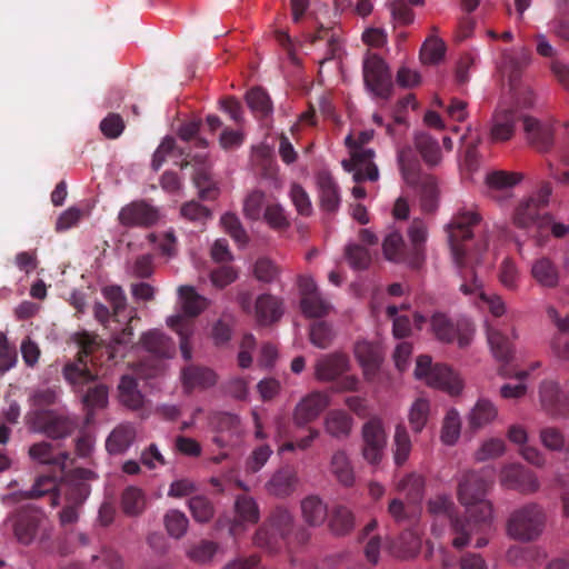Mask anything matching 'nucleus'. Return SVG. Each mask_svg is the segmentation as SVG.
<instances>
[{"mask_svg": "<svg viewBox=\"0 0 569 569\" xmlns=\"http://www.w3.org/2000/svg\"><path fill=\"white\" fill-rule=\"evenodd\" d=\"M178 293L183 315L169 317L167 325L179 336L181 355L186 361H189L192 358V348L189 339L194 331V322L192 319L207 308L208 300L197 293L191 286H180Z\"/></svg>", "mask_w": 569, "mask_h": 569, "instance_id": "423d86ee", "label": "nucleus"}, {"mask_svg": "<svg viewBox=\"0 0 569 569\" xmlns=\"http://www.w3.org/2000/svg\"><path fill=\"white\" fill-rule=\"evenodd\" d=\"M96 478L93 471L84 468H77L67 473L60 485L53 476H40L31 489L19 491L17 496L27 500L49 495L51 506L56 507L59 503V492H63L66 503L81 508L91 492L89 481Z\"/></svg>", "mask_w": 569, "mask_h": 569, "instance_id": "20e7f679", "label": "nucleus"}, {"mask_svg": "<svg viewBox=\"0 0 569 569\" xmlns=\"http://www.w3.org/2000/svg\"><path fill=\"white\" fill-rule=\"evenodd\" d=\"M361 455L362 458L372 466H378L387 447V432L382 420L372 417L361 427Z\"/></svg>", "mask_w": 569, "mask_h": 569, "instance_id": "ddd939ff", "label": "nucleus"}, {"mask_svg": "<svg viewBox=\"0 0 569 569\" xmlns=\"http://www.w3.org/2000/svg\"><path fill=\"white\" fill-rule=\"evenodd\" d=\"M94 341L87 338L80 343L77 360L69 362L63 368L64 379L73 387H82L96 379V376L88 368V357L92 352Z\"/></svg>", "mask_w": 569, "mask_h": 569, "instance_id": "2eb2a0df", "label": "nucleus"}, {"mask_svg": "<svg viewBox=\"0 0 569 569\" xmlns=\"http://www.w3.org/2000/svg\"><path fill=\"white\" fill-rule=\"evenodd\" d=\"M430 412V403L425 398H418L409 411V423L413 432H421L425 428Z\"/></svg>", "mask_w": 569, "mask_h": 569, "instance_id": "864d4df0", "label": "nucleus"}, {"mask_svg": "<svg viewBox=\"0 0 569 569\" xmlns=\"http://www.w3.org/2000/svg\"><path fill=\"white\" fill-rule=\"evenodd\" d=\"M398 545L402 558H412L420 551L421 538L415 530H406L400 535Z\"/></svg>", "mask_w": 569, "mask_h": 569, "instance_id": "13d9d810", "label": "nucleus"}, {"mask_svg": "<svg viewBox=\"0 0 569 569\" xmlns=\"http://www.w3.org/2000/svg\"><path fill=\"white\" fill-rule=\"evenodd\" d=\"M393 459L397 466H402L408 460L411 452L410 436L405 426L398 425L393 436Z\"/></svg>", "mask_w": 569, "mask_h": 569, "instance_id": "de8ad7c7", "label": "nucleus"}, {"mask_svg": "<svg viewBox=\"0 0 569 569\" xmlns=\"http://www.w3.org/2000/svg\"><path fill=\"white\" fill-rule=\"evenodd\" d=\"M431 332L437 340L443 343H452L458 340L459 347L469 345L472 335V325L466 320H452L443 312H435L430 318Z\"/></svg>", "mask_w": 569, "mask_h": 569, "instance_id": "f8f14e48", "label": "nucleus"}, {"mask_svg": "<svg viewBox=\"0 0 569 569\" xmlns=\"http://www.w3.org/2000/svg\"><path fill=\"white\" fill-rule=\"evenodd\" d=\"M266 194L261 190L251 191L243 201V213L250 220H259L262 216Z\"/></svg>", "mask_w": 569, "mask_h": 569, "instance_id": "e2e57ef3", "label": "nucleus"}, {"mask_svg": "<svg viewBox=\"0 0 569 569\" xmlns=\"http://www.w3.org/2000/svg\"><path fill=\"white\" fill-rule=\"evenodd\" d=\"M488 488L489 481L480 471L466 470L458 478L457 497L466 507V513L463 517H450L456 549L465 548L472 535L483 533L490 527L492 506L485 499Z\"/></svg>", "mask_w": 569, "mask_h": 569, "instance_id": "f03ea898", "label": "nucleus"}, {"mask_svg": "<svg viewBox=\"0 0 569 569\" xmlns=\"http://www.w3.org/2000/svg\"><path fill=\"white\" fill-rule=\"evenodd\" d=\"M546 522L543 507L537 502H527L510 513L506 523L507 535L517 541L531 542L542 535Z\"/></svg>", "mask_w": 569, "mask_h": 569, "instance_id": "0eeeda50", "label": "nucleus"}, {"mask_svg": "<svg viewBox=\"0 0 569 569\" xmlns=\"http://www.w3.org/2000/svg\"><path fill=\"white\" fill-rule=\"evenodd\" d=\"M234 510L237 518L230 526V535L237 536L242 531L243 523H257L260 517L259 508L252 497L241 495L238 496L234 502Z\"/></svg>", "mask_w": 569, "mask_h": 569, "instance_id": "393cba45", "label": "nucleus"}, {"mask_svg": "<svg viewBox=\"0 0 569 569\" xmlns=\"http://www.w3.org/2000/svg\"><path fill=\"white\" fill-rule=\"evenodd\" d=\"M297 481L296 471L290 467H284L271 476L270 480L266 483V490L269 495L284 498L295 491Z\"/></svg>", "mask_w": 569, "mask_h": 569, "instance_id": "cd10ccee", "label": "nucleus"}, {"mask_svg": "<svg viewBox=\"0 0 569 569\" xmlns=\"http://www.w3.org/2000/svg\"><path fill=\"white\" fill-rule=\"evenodd\" d=\"M107 402L108 389L104 385H96L88 388L83 396V403L90 410L103 408Z\"/></svg>", "mask_w": 569, "mask_h": 569, "instance_id": "774afa93", "label": "nucleus"}, {"mask_svg": "<svg viewBox=\"0 0 569 569\" xmlns=\"http://www.w3.org/2000/svg\"><path fill=\"white\" fill-rule=\"evenodd\" d=\"M522 179L520 173L507 171H493L487 176V183L490 188L505 189L511 188Z\"/></svg>", "mask_w": 569, "mask_h": 569, "instance_id": "69168bd1", "label": "nucleus"}, {"mask_svg": "<svg viewBox=\"0 0 569 569\" xmlns=\"http://www.w3.org/2000/svg\"><path fill=\"white\" fill-rule=\"evenodd\" d=\"M415 375L418 379L450 395H458L462 389V380L450 367L441 363L432 365L431 357L421 355L417 359Z\"/></svg>", "mask_w": 569, "mask_h": 569, "instance_id": "9d476101", "label": "nucleus"}, {"mask_svg": "<svg viewBox=\"0 0 569 569\" xmlns=\"http://www.w3.org/2000/svg\"><path fill=\"white\" fill-rule=\"evenodd\" d=\"M246 102L257 119L272 114L273 106L270 96L261 87H253L246 93Z\"/></svg>", "mask_w": 569, "mask_h": 569, "instance_id": "c9c22d12", "label": "nucleus"}, {"mask_svg": "<svg viewBox=\"0 0 569 569\" xmlns=\"http://www.w3.org/2000/svg\"><path fill=\"white\" fill-rule=\"evenodd\" d=\"M329 526L335 535L343 536L349 533L355 526L352 512L347 507H336L329 518Z\"/></svg>", "mask_w": 569, "mask_h": 569, "instance_id": "49530a36", "label": "nucleus"}, {"mask_svg": "<svg viewBox=\"0 0 569 569\" xmlns=\"http://www.w3.org/2000/svg\"><path fill=\"white\" fill-rule=\"evenodd\" d=\"M134 436L136 432L131 426L121 425L110 433L106 448L112 455L122 453L131 446Z\"/></svg>", "mask_w": 569, "mask_h": 569, "instance_id": "a19ab883", "label": "nucleus"}, {"mask_svg": "<svg viewBox=\"0 0 569 569\" xmlns=\"http://www.w3.org/2000/svg\"><path fill=\"white\" fill-rule=\"evenodd\" d=\"M27 425L36 432L51 439H64L71 436L78 427L74 418L51 409H34L26 416Z\"/></svg>", "mask_w": 569, "mask_h": 569, "instance_id": "6e6552de", "label": "nucleus"}, {"mask_svg": "<svg viewBox=\"0 0 569 569\" xmlns=\"http://www.w3.org/2000/svg\"><path fill=\"white\" fill-rule=\"evenodd\" d=\"M330 472L345 487L355 482V471L351 461L345 450L333 452L330 460Z\"/></svg>", "mask_w": 569, "mask_h": 569, "instance_id": "e433bc0d", "label": "nucleus"}, {"mask_svg": "<svg viewBox=\"0 0 569 569\" xmlns=\"http://www.w3.org/2000/svg\"><path fill=\"white\" fill-rule=\"evenodd\" d=\"M119 399L121 403L130 409H140L143 405V396L138 389L136 378L129 375L121 377L118 386Z\"/></svg>", "mask_w": 569, "mask_h": 569, "instance_id": "ea45409f", "label": "nucleus"}, {"mask_svg": "<svg viewBox=\"0 0 569 569\" xmlns=\"http://www.w3.org/2000/svg\"><path fill=\"white\" fill-rule=\"evenodd\" d=\"M181 376L183 387L189 392L197 388H210L217 382V376L211 369L196 365L184 367Z\"/></svg>", "mask_w": 569, "mask_h": 569, "instance_id": "bb28decb", "label": "nucleus"}, {"mask_svg": "<svg viewBox=\"0 0 569 569\" xmlns=\"http://www.w3.org/2000/svg\"><path fill=\"white\" fill-rule=\"evenodd\" d=\"M365 88L375 97L387 100L392 94V76L387 62L379 54L367 51L362 60Z\"/></svg>", "mask_w": 569, "mask_h": 569, "instance_id": "1a4fd4ad", "label": "nucleus"}, {"mask_svg": "<svg viewBox=\"0 0 569 569\" xmlns=\"http://www.w3.org/2000/svg\"><path fill=\"white\" fill-rule=\"evenodd\" d=\"M480 216L473 211H461L453 217L448 226V241L451 250L452 260L459 269V274L462 279L460 290L465 295L479 293L482 301L488 305L490 313L498 318L506 311V306L501 297L487 296L482 291V282L478 279L475 272V264L480 262V257L487 251L489 239L486 233L473 246L472 239L475 237L472 227L480 223Z\"/></svg>", "mask_w": 569, "mask_h": 569, "instance_id": "f257e3e1", "label": "nucleus"}, {"mask_svg": "<svg viewBox=\"0 0 569 569\" xmlns=\"http://www.w3.org/2000/svg\"><path fill=\"white\" fill-rule=\"evenodd\" d=\"M487 339L495 358L502 362H508L512 357V346L508 337L502 335L492 326H487Z\"/></svg>", "mask_w": 569, "mask_h": 569, "instance_id": "37998d69", "label": "nucleus"}, {"mask_svg": "<svg viewBox=\"0 0 569 569\" xmlns=\"http://www.w3.org/2000/svg\"><path fill=\"white\" fill-rule=\"evenodd\" d=\"M500 483L505 488L516 490L522 495H532L540 489V482L536 473L517 463H511L502 468L500 472Z\"/></svg>", "mask_w": 569, "mask_h": 569, "instance_id": "4468645a", "label": "nucleus"}, {"mask_svg": "<svg viewBox=\"0 0 569 569\" xmlns=\"http://www.w3.org/2000/svg\"><path fill=\"white\" fill-rule=\"evenodd\" d=\"M398 488L401 491H406L409 499L416 502L422 498L425 481L422 477L411 473L399 482Z\"/></svg>", "mask_w": 569, "mask_h": 569, "instance_id": "0e129e2a", "label": "nucleus"}, {"mask_svg": "<svg viewBox=\"0 0 569 569\" xmlns=\"http://www.w3.org/2000/svg\"><path fill=\"white\" fill-rule=\"evenodd\" d=\"M292 529V513L286 507L278 506L271 511L268 523L257 530L254 542L259 547L274 551L279 548V542L287 539Z\"/></svg>", "mask_w": 569, "mask_h": 569, "instance_id": "9b49d317", "label": "nucleus"}, {"mask_svg": "<svg viewBox=\"0 0 569 569\" xmlns=\"http://www.w3.org/2000/svg\"><path fill=\"white\" fill-rule=\"evenodd\" d=\"M300 308L302 313L308 318H321L330 312L331 305L319 292L311 297L301 298Z\"/></svg>", "mask_w": 569, "mask_h": 569, "instance_id": "09e8293b", "label": "nucleus"}, {"mask_svg": "<svg viewBox=\"0 0 569 569\" xmlns=\"http://www.w3.org/2000/svg\"><path fill=\"white\" fill-rule=\"evenodd\" d=\"M349 367V359L343 353H330L319 358L315 366L316 378L320 381H332L342 376Z\"/></svg>", "mask_w": 569, "mask_h": 569, "instance_id": "4be33fe9", "label": "nucleus"}, {"mask_svg": "<svg viewBox=\"0 0 569 569\" xmlns=\"http://www.w3.org/2000/svg\"><path fill=\"white\" fill-rule=\"evenodd\" d=\"M346 258L349 264L355 269H366L371 262V256L368 249L360 244H349L346 248Z\"/></svg>", "mask_w": 569, "mask_h": 569, "instance_id": "338daca9", "label": "nucleus"}, {"mask_svg": "<svg viewBox=\"0 0 569 569\" xmlns=\"http://www.w3.org/2000/svg\"><path fill=\"white\" fill-rule=\"evenodd\" d=\"M382 249L386 259L395 262H407L410 264L412 252L407 253V247L400 232L391 231L386 236Z\"/></svg>", "mask_w": 569, "mask_h": 569, "instance_id": "4c0bfd02", "label": "nucleus"}, {"mask_svg": "<svg viewBox=\"0 0 569 569\" xmlns=\"http://www.w3.org/2000/svg\"><path fill=\"white\" fill-rule=\"evenodd\" d=\"M272 453L268 445L256 447L246 460L244 469L247 473H256L260 471L269 460Z\"/></svg>", "mask_w": 569, "mask_h": 569, "instance_id": "052dcab7", "label": "nucleus"}, {"mask_svg": "<svg viewBox=\"0 0 569 569\" xmlns=\"http://www.w3.org/2000/svg\"><path fill=\"white\" fill-rule=\"evenodd\" d=\"M103 297L110 303L112 311L100 302H97L93 307L94 318L104 327L109 328L110 322H116L119 326L126 322V327H116L111 329L113 335V341L117 345L127 346L132 341L133 338V321H139V317L136 311L131 310L127 315V297L119 286L106 287L102 291Z\"/></svg>", "mask_w": 569, "mask_h": 569, "instance_id": "39448f33", "label": "nucleus"}, {"mask_svg": "<svg viewBox=\"0 0 569 569\" xmlns=\"http://www.w3.org/2000/svg\"><path fill=\"white\" fill-rule=\"evenodd\" d=\"M163 523L170 537L180 539L187 532L189 520L182 511L171 509L166 512Z\"/></svg>", "mask_w": 569, "mask_h": 569, "instance_id": "8fccbe9b", "label": "nucleus"}, {"mask_svg": "<svg viewBox=\"0 0 569 569\" xmlns=\"http://www.w3.org/2000/svg\"><path fill=\"white\" fill-rule=\"evenodd\" d=\"M253 311L259 326H271L283 315V300L270 293H262L257 297Z\"/></svg>", "mask_w": 569, "mask_h": 569, "instance_id": "412c9836", "label": "nucleus"}, {"mask_svg": "<svg viewBox=\"0 0 569 569\" xmlns=\"http://www.w3.org/2000/svg\"><path fill=\"white\" fill-rule=\"evenodd\" d=\"M539 398L542 409L548 415L555 418L569 417V397L556 381H542L539 388Z\"/></svg>", "mask_w": 569, "mask_h": 569, "instance_id": "a211bd4d", "label": "nucleus"}, {"mask_svg": "<svg viewBox=\"0 0 569 569\" xmlns=\"http://www.w3.org/2000/svg\"><path fill=\"white\" fill-rule=\"evenodd\" d=\"M548 315L558 328V333L552 340V350L558 358L569 360V312L565 318H560L556 309L549 308Z\"/></svg>", "mask_w": 569, "mask_h": 569, "instance_id": "473e14b6", "label": "nucleus"}, {"mask_svg": "<svg viewBox=\"0 0 569 569\" xmlns=\"http://www.w3.org/2000/svg\"><path fill=\"white\" fill-rule=\"evenodd\" d=\"M189 510L197 522H209L214 516V507L206 496H193L188 501Z\"/></svg>", "mask_w": 569, "mask_h": 569, "instance_id": "603ef678", "label": "nucleus"}, {"mask_svg": "<svg viewBox=\"0 0 569 569\" xmlns=\"http://www.w3.org/2000/svg\"><path fill=\"white\" fill-rule=\"evenodd\" d=\"M497 408L487 399H479L469 415V425L472 429H479L491 422L497 417Z\"/></svg>", "mask_w": 569, "mask_h": 569, "instance_id": "c03bdc74", "label": "nucleus"}, {"mask_svg": "<svg viewBox=\"0 0 569 569\" xmlns=\"http://www.w3.org/2000/svg\"><path fill=\"white\" fill-rule=\"evenodd\" d=\"M531 276L539 286L547 289L556 288L560 281L559 269L548 257H541L533 261Z\"/></svg>", "mask_w": 569, "mask_h": 569, "instance_id": "c85d7f7f", "label": "nucleus"}, {"mask_svg": "<svg viewBox=\"0 0 569 569\" xmlns=\"http://www.w3.org/2000/svg\"><path fill=\"white\" fill-rule=\"evenodd\" d=\"M460 417L457 410L451 409L447 412L442 429H441V440L443 443L452 446L456 443L460 436Z\"/></svg>", "mask_w": 569, "mask_h": 569, "instance_id": "6e6d98bb", "label": "nucleus"}, {"mask_svg": "<svg viewBox=\"0 0 569 569\" xmlns=\"http://www.w3.org/2000/svg\"><path fill=\"white\" fill-rule=\"evenodd\" d=\"M180 157H184L180 167L182 169L187 168L192 162L200 164L193 174V183L199 190V197L202 200H213L217 198L219 190L216 183L211 179V174L209 170L204 167V162L207 159L206 153H196L191 157L190 151L180 150Z\"/></svg>", "mask_w": 569, "mask_h": 569, "instance_id": "dca6fc26", "label": "nucleus"}, {"mask_svg": "<svg viewBox=\"0 0 569 569\" xmlns=\"http://www.w3.org/2000/svg\"><path fill=\"white\" fill-rule=\"evenodd\" d=\"M445 53V42L439 38L430 37L420 49V60L425 64H437L443 59Z\"/></svg>", "mask_w": 569, "mask_h": 569, "instance_id": "3c124183", "label": "nucleus"}, {"mask_svg": "<svg viewBox=\"0 0 569 569\" xmlns=\"http://www.w3.org/2000/svg\"><path fill=\"white\" fill-rule=\"evenodd\" d=\"M523 129L530 144L540 152L549 151L553 146V129L532 117H523Z\"/></svg>", "mask_w": 569, "mask_h": 569, "instance_id": "5701e85b", "label": "nucleus"}, {"mask_svg": "<svg viewBox=\"0 0 569 569\" xmlns=\"http://www.w3.org/2000/svg\"><path fill=\"white\" fill-rule=\"evenodd\" d=\"M408 236L412 246V259L410 266L417 268L422 260L423 244L427 240V227L420 219H415L409 229Z\"/></svg>", "mask_w": 569, "mask_h": 569, "instance_id": "79ce46f5", "label": "nucleus"}, {"mask_svg": "<svg viewBox=\"0 0 569 569\" xmlns=\"http://www.w3.org/2000/svg\"><path fill=\"white\" fill-rule=\"evenodd\" d=\"M301 512L305 521L312 527H318L328 517L327 505L318 496H308L301 501Z\"/></svg>", "mask_w": 569, "mask_h": 569, "instance_id": "58836bf2", "label": "nucleus"}, {"mask_svg": "<svg viewBox=\"0 0 569 569\" xmlns=\"http://www.w3.org/2000/svg\"><path fill=\"white\" fill-rule=\"evenodd\" d=\"M325 430L336 439H347L352 430L353 418L343 410H331L325 418Z\"/></svg>", "mask_w": 569, "mask_h": 569, "instance_id": "72a5a7b5", "label": "nucleus"}, {"mask_svg": "<svg viewBox=\"0 0 569 569\" xmlns=\"http://www.w3.org/2000/svg\"><path fill=\"white\" fill-rule=\"evenodd\" d=\"M30 459L40 465L58 466L63 471L70 453L67 451H57L54 446L48 441H40L30 446L28 450Z\"/></svg>", "mask_w": 569, "mask_h": 569, "instance_id": "b1692460", "label": "nucleus"}, {"mask_svg": "<svg viewBox=\"0 0 569 569\" xmlns=\"http://www.w3.org/2000/svg\"><path fill=\"white\" fill-rule=\"evenodd\" d=\"M310 341L320 349L330 347L335 339L332 327L326 321H316L310 326Z\"/></svg>", "mask_w": 569, "mask_h": 569, "instance_id": "5fc2aeb1", "label": "nucleus"}, {"mask_svg": "<svg viewBox=\"0 0 569 569\" xmlns=\"http://www.w3.org/2000/svg\"><path fill=\"white\" fill-rule=\"evenodd\" d=\"M140 342L148 352L159 358H171L176 351L174 342L159 330L143 333Z\"/></svg>", "mask_w": 569, "mask_h": 569, "instance_id": "7c9ffc66", "label": "nucleus"}, {"mask_svg": "<svg viewBox=\"0 0 569 569\" xmlns=\"http://www.w3.org/2000/svg\"><path fill=\"white\" fill-rule=\"evenodd\" d=\"M517 116L513 110H503L497 112L492 118L490 138L492 142H503L509 140L515 132Z\"/></svg>", "mask_w": 569, "mask_h": 569, "instance_id": "f704fd0d", "label": "nucleus"}, {"mask_svg": "<svg viewBox=\"0 0 569 569\" xmlns=\"http://www.w3.org/2000/svg\"><path fill=\"white\" fill-rule=\"evenodd\" d=\"M40 526V517L30 511H21L16 516L13 523V531L17 540L22 545H30Z\"/></svg>", "mask_w": 569, "mask_h": 569, "instance_id": "c756f323", "label": "nucleus"}, {"mask_svg": "<svg viewBox=\"0 0 569 569\" xmlns=\"http://www.w3.org/2000/svg\"><path fill=\"white\" fill-rule=\"evenodd\" d=\"M201 120H190L180 126L178 136L183 141L193 142L196 148L206 149L209 143L206 138L199 136Z\"/></svg>", "mask_w": 569, "mask_h": 569, "instance_id": "4d7b16f0", "label": "nucleus"}, {"mask_svg": "<svg viewBox=\"0 0 569 569\" xmlns=\"http://www.w3.org/2000/svg\"><path fill=\"white\" fill-rule=\"evenodd\" d=\"M328 396L321 391H312L305 396L295 407L292 421L297 427H305L315 421L328 407Z\"/></svg>", "mask_w": 569, "mask_h": 569, "instance_id": "6ab92c4d", "label": "nucleus"}, {"mask_svg": "<svg viewBox=\"0 0 569 569\" xmlns=\"http://www.w3.org/2000/svg\"><path fill=\"white\" fill-rule=\"evenodd\" d=\"M118 219L122 226L128 228H149L159 220V212L157 208L144 200H137L122 207Z\"/></svg>", "mask_w": 569, "mask_h": 569, "instance_id": "f3484780", "label": "nucleus"}, {"mask_svg": "<svg viewBox=\"0 0 569 569\" xmlns=\"http://www.w3.org/2000/svg\"><path fill=\"white\" fill-rule=\"evenodd\" d=\"M320 206L328 212H336L340 206V191L333 177L328 171H320L317 174Z\"/></svg>", "mask_w": 569, "mask_h": 569, "instance_id": "a878e982", "label": "nucleus"}, {"mask_svg": "<svg viewBox=\"0 0 569 569\" xmlns=\"http://www.w3.org/2000/svg\"><path fill=\"white\" fill-rule=\"evenodd\" d=\"M355 357L362 368L363 376L371 380L378 373L383 360V355L379 345L366 340L358 341L355 345Z\"/></svg>", "mask_w": 569, "mask_h": 569, "instance_id": "aec40b11", "label": "nucleus"}, {"mask_svg": "<svg viewBox=\"0 0 569 569\" xmlns=\"http://www.w3.org/2000/svg\"><path fill=\"white\" fill-rule=\"evenodd\" d=\"M263 218L268 226L274 230H286L290 226L284 209L279 203L268 204L264 209Z\"/></svg>", "mask_w": 569, "mask_h": 569, "instance_id": "bf43d9fd", "label": "nucleus"}, {"mask_svg": "<svg viewBox=\"0 0 569 569\" xmlns=\"http://www.w3.org/2000/svg\"><path fill=\"white\" fill-rule=\"evenodd\" d=\"M220 222L224 229V231L238 243L244 244L248 241L247 232L242 228V224L239 218L231 212L224 213Z\"/></svg>", "mask_w": 569, "mask_h": 569, "instance_id": "680f3d73", "label": "nucleus"}, {"mask_svg": "<svg viewBox=\"0 0 569 569\" xmlns=\"http://www.w3.org/2000/svg\"><path fill=\"white\" fill-rule=\"evenodd\" d=\"M121 507L126 515L138 516L146 507V497L143 491L134 486L127 487L121 496Z\"/></svg>", "mask_w": 569, "mask_h": 569, "instance_id": "a18cd8bd", "label": "nucleus"}, {"mask_svg": "<svg viewBox=\"0 0 569 569\" xmlns=\"http://www.w3.org/2000/svg\"><path fill=\"white\" fill-rule=\"evenodd\" d=\"M543 217L535 198H528L521 201L515 209L512 221L519 229H528L533 224L542 227Z\"/></svg>", "mask_w": 569, "mask_h": 569, "instance_id": "2f4dec72", "label": "nucleus"}, {"mask_svg": "<svg viewBox=\"0 0 569 569\" xmlns=\"http://www.w3.org/2000/svg\"><path fill=\"white\" fill-rule=\"evenodd\" d=\"M413 143L399 149V170L407 186L417 191L422 211L431 213L438 208V183L433 176L422 172L418 153L428 167H435L441 161V150L438 140L426 132L417 133Z\"/></svg>", "mask_w": 569, "mask_h": 569, "instance_id": "7ed1b4c3", "label": "nucleus"}]
</instances>
